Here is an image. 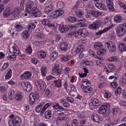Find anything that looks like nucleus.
<instances>
[{
    "mask_svg": "<svg viewBox=\"0 0 126 126\" xmlns=\"http://www.w3.org/2000/svg\"><path fill=\"white\" fill-rule=\"evenodd\" d=\"M10 119L8 121L9 126H19L21 123L20 118L18 116H16L13 114L11 115L9 117Z\"/></svg>",
    "mask_w": 126,
    "mask_h": 126,
    "instance_id": "f257e3e1",
    "label": "nucleus"
},
{
    "mask_svg": "<svg viewBox=\"0 0 126 126\" xmlns=\"http://www.w3.org/2000/svg\"><path fill=\"white\" fill-rule=\"evenodd\" d=\"M117 36L121 37L126 33V23L119 25L115 29Z\"/></svg>",
    "mask_w": 126,
    "mask_h": 126,
    "instance_id": "f03ea898",
    "label": "nucleus"
},
{
    "mask_svg": "<svg viewBox=\"0 0 126 126\" xmlns=\"http://www.w3.org/2000/svg\"><path fill=\"white\" fill-rule=\"evenodd\" d=\"M8 48L11 53L18 54L20 56H22L18 47H17L15 43L13 42L10 43L8 46Z\"/></svg>",
    "mask_w": 126,
    "mask_h": 126,
    "instance_id": "7ed1b4c3",
    "label": "nucleus"
},
{
    "mask_svg": "<svg viewBox=\"0 0 126 126\" xmlns=\"http://www.w3.org/2000/svg\"><path fill=\"white\" fill-rule=\"evenodd\" d=\"M35 84L38 90L42 92H44L46 88V84L42 80H36L35 82Z\"/></svg>",
    "mask_w": 126,
    "mask_h": 126,
    "instance_id": "20e7f679",
    "label": "nucleus"
},
{
    "mask_svg": "<svg viewBox=\"0 0 126 126\" xmlns=\"http://www.w3.org/2000/svg\"><path fill=\"white\" fill-rule=\"evenodd\" d=\"M105 46L107 47L110 53L115 52L116 50V46L114 43L111 41H108L105 43Z\"/></svg>",
    "mask_w": 126,
    "mask_h": 126,
    "instance_id": "39448f33",
    "label": "nucleus"
},
{
    "mask_svg": "<svg viewBox=\"0 0 126 126\" xmlns=\"http://www.w3.org/2000/svg\"><path fill=\"white\" fill-rule=\"evenodd\" d=\"M19 85L21 86L23 89L27 92L30 91L32 88V85L29 82L22 81L19 82Z\"/></svg>",
    "mask_w": 126,
    "mask_h": 126,
    "instance_id": "423d86ee",
    "label": "nucleus"
},
{
    "mask_svg": "<svg viewBox=\"0 0 126 126\" xmlns=\"http://www.w3.org/2000/svg\"><path fill=\"white\" fill-rule=\"evenodd\" d=\"M62 70L63 68L60 67L59 64L56 63L54 64V67L52 69V73L54 75L57 76L61 74Z\"/></svg>",
    "mask_w": 126,
    "mask_h": 126,
    "instance_id": "0eeeda50",
    "label": "nucleus"
},
{
    "mask_svg": "<svg viewBox=\"0 0 126 126\" xmlns=\"http://www.w3.org/2000/svg\"><path fill=\"white\" fill-rule=\"evenodd\" d=\"M29 13L32 16H34L35 17H38L40 16L41 13L40 11L38 10L36 7H33L32 9L30 10Z\"/></svg>",
    "mask_w": 126,
    "mask_h": 126,
    "instance_id": "6e6552de",
    "label": "nucleus"
},
{
    "mask_svg": "<svg viewBox=\"0 0 126 126\" xmlns=\"http://www.w3.org/2000/svg\"><path fill=\"white\" fill-rule=\"evenodd\" d=\"M110 105L108 104H106L101 106L99 109L98 111L100 113L104 115L106 113L107 110L110 109Z\"/></svg>",
    "mask_w": 126,
    "mask_h": 126,
    "instance_id": "1a4fd4ad",
    "label": "nucleus"
},
{
    "mask_svg": "<svg viewBox=\"0 0 126 126\" xmlns=\"http://www.w3.org/2000/svg\"><path fill=\"white\" fill-rule=\"evenodd\" d=\"M101 23L100 21L97 20L94 22L93 23L90 24L88 28L89 29H95L99 28Z\"/></svg>",
    "mask_w": 126,
    "mask_h": 126,
    "instance_id": "9d476101",
    "label": "nucleus"
},
{
    "mask_svg": "<svg viewBox=\"0 0 126 126\" xmlns=\"http://www.w3.org/2000/svg\"><path fill=\"white\" fill-rule=\"evenodd\" d=\"M91 85V82L87 79L82 80L81 87V88H86L88 87Z\"/></svg>",
    "mask_w": 126,
    "mask_h": 126,
    "instance_id": "9b49d317",
    "label": "nucleus"
},
{
    "mask_svg": "<svg viewBox=\"0 0 126 126\" xmlns=\"http://www.w3.org/2000/svg\"><path fill=\"white\" fill-rule=\"evenodd\" d=\"M68 21L69 22L73 23L76 21L78 22L84 21V18H82V19L78 18L77 19L74 17L69 16L67 18Z\"/></svg>",
    "mask_w": 126,
    "mask_h": 126,
    "instance_id": "f8f14e48",
    "label": "nucleus"
},
{
    "mask_svg": "<svg viewBox=\"0 0 126 126\" xmlns=\"http://www.w3.org/2000/svg\"><path fill=\"white\" fill-rule=\"evenodd\" d=\"M12 15L14 18H17L20 16V12L17 8H14L12 11Z\"/></svg>",
    "mask_w": 126,
    "mask_h": 126,
    "instance_id": "ddd939ff",
    "label": "nucleus"
},
{
    "mask_svg": "<svg viewBox=\"0 0 126 126\" xmlns=\"http://www.w3.org/2000/svg\"><path fill=\"white\" fill-rule=\"evenodd\" d=\"M68 44L66 43H62L60 45V49L63 53L66 52L68 50Z\"/></svg>",
    "mask_w": 126,
    "mask_h": 126,
    "instance_id": "4468645a",
    "label": "nucleus"
},
{
    "mask_svg": "<svg viewBox=\"0 0 126 126\" xmlns=\"http://www.w3.org/2000/svg\"><path fill=\"white\" fill-rule=\"evenodd\" d=\"M33 5V3L32 1H30L27 3L26 5V8L25 10V12H29L31 10V8Z\"/></svg>",
    "mask_w": 126,
    "mask_h": 126,
    "instance_id": "2eb2a0df",
    "label": "nucleus"
},
{
    "mask_svg": "<svg viewBox=\"0 0 126 126\" xmlns=\"http://www.w3.org/2000/svg\"><path fill=\"white\" fill-rule=\"evenodd\" d=\"M31 76V73L28 71L25 72L23 74L20 76V77L22 79H28L30 78Z\"/></svg>",
    "mask_w": 126,
    "mask_h": 126,
    "instance_id": "dca6fc26",
    "label": "nucleus"
},
{
    "mask_svg": "<svg viewBox=\"0 0 126 126\" xmlns=\"http://www.w3.org/2000/svg\"><path fill=\"white\" fill-rule=\"evenodd\" d=\"M106 1L109 10L111 11H114V8L113 6V0H106Z\"/></svg>",
    "mask_w": 126,
    "mask_h": 126,
    "instance_id": "f3484780",
    "label": "nucleus"
},
{
    "mask_svg": "<svg viewBox=\"0 0 126 126\" xmlns=\"http://www.w3.org/2000/svg\"><path fill=\"white\" fill-rule=\"evenodd\" d=\"M12 13V10L9 8L6 9L3 13V16L7 17L10 16Z\"/></svg>",
    "mask_w": 126,
    "mask_h": 126,
    "instance_id": "a211bd4d",
    "label": "nucleus"
},
{
    "mask_svg": "<svg viewBox=\"0 0 126 126\" xmlns=\"http://www.w3.org/2000/svg\"><path fill=\"white\" fill-rule=\"evenodd\" d=\"M114 26V25H112L109 27H107L105 29L101 31H99L96 33V35H101L103 33L106 32L107 31L111 29Z\"/></svg>",
    "mask_w": 126,
    "mask_h": 126,
    "instance_id": "6ab92c4d",
    "label": "nucleus"
},
{
    "mask_svg": "<svg viewBox=\"0 0 126 126\" xmlns=\"http://www.w3.org/2000/svg\"><path fill=\"white\" fill-rule=\"evenodd\" d=\"M75 12L77 15L79 17L78 18L82 19V18H83L82 17L84 15L83 10L77 9L76 10Z\"/></svg>",
    "mask_w": 126,
    "mask_h": 126,
    "instance_id": "aec40b11",
    "label": "nucleus"
},
{
    "mask_svg": "<svg viewBox=\"0 0 126 126\" xmlns=\"http://www.w3.org/2000/svg\"><path fill=\"white\" fill-rule=\"evenodd\" d=\"M69 29L68 27L65 25H61L59 27V30L61 33H65Z\"/></svg>",
    "mask_w": 126,
    "mask_h": 126,
    "instance_id": "412c9836",
    "label": "nucleus"
},
{
    "mask_svg": "<svg viewBox=\"0 0 126 126\" xmlns=\"http://www.w3.org/2000/svg\"><path fill=\"white\" fill-rule=\"evenodd\" d=\"M36 95L35 94L32 93L30 94L29 95V101L30 104L31 105L33 104L35 101Z\"/></svg>",
    "mask_w": 126,
    "mask_h": 126,
    "instance_id": "4be33fe9",
    "label": "nucleus"
},
{
    "mask_svg": "<svg viewBox=\"0 0 126 126\" xmlns=\"http://www.w3.org/2000/svg\"><path fill=\"white\" fill-rule=\"evenodd\" d=\"M37 57L40 59L45 58L46 57V54L44 51H41L37 53Z\"/></svg>",
    "mask_w": 126,
    "mask_h": 126,
    "instance_id": "5701e85b",
    "label": "nucleus"
},
{
    "mask_svg": "<svg viewBox=\"0 0 126 126\" xmlns=\"http://www.w3.org/2000/svg\"><path fill=\"white\" fill-rule=\"evenodd\" d=\"M95 5L98 8L102 10H105L106 9V6L101 3L99 2L96 3H95Z\"/></svg>",
    "mask_w": 126,
    "mask_h": 126,
    "instance_id": "b1692460",
    "label": "nucleus"
},
{
    "mask_svg": "<svg viewBox=\"0 0 126 126\" xmlns=\"http://www.w3.org/2000/svg\"><path fill=\"white\" fill-rule=\"evenodd\" d=\"M92 104L94 106H97L101 105V102L97 99L94 98L91 102Z\"/></svg>",
    "mask_w": 126,
    "mask_h": 126,
    "instance_id": "393cba45",
    "label": "nucleus"
},
{
    "mask_svg": "<svg viewBox=\"0 0 126 126\" xmlns=\"http://www.w3.org/2000/svg\"><path fill=\"white\" fill-rule=\"evenodd\" d=\"M53 9V6L51 5H49L45 6V12L46 13H47L52 11Z\"/></svg>",
    "mask_w": 126,
    "mask_h": 126,
    "instance_id": "a878e982",
    "label": "nucleus"
},
{
    "mask_svg": "<svg viewBox=\"0 0 126 126\" xmlns=\"http://www.w3.org/2000/svg\"><path fill=\"white\" fill-rule=\"evenodd\" d=\"M92 119L94 121L98 123H100L101 121L99 116L96 113L93 114L91 117Z\"/></svg>",
    "mask_w": 126,
    "mask_h": 126,
    "instance_id": "bb28decb",
    "label": "nucleus"
},
{
    "mask_svg": "<svg viewBox=\"0 0 126 126\" xmlns=\"http://www.w3.org/2000/svg\"><path fill=\"white\" fill-rule=\"evenodd\" d=\"M62 80L60 79H58L53 81L54 86L57 88L61 87L62 86Z\"/></svg>",
    "mask_w": 126,
    "mask_h": 126,
    "instance_id": "cd10ccee",
    "label": "nucleus"
},
{
    "mask_svg": "<svg viewBox=\"0 0 126 126\" xmlns=\"http://www.w3.org/2000/svg\"><path fill=\"white\" fill-rule=\"evenodd\" d=\"M119 50L121 52H126V44L124 43L120 44L119 46Z\"/></svg>",
    "mask_w": 126,
    "mask_h": 126,
    "instance_id": "c85d7f7f",
    "label": "nucleus"
},
{
    "mask_svg": "<svg viewBox=\"0 0 126 126\" xmlns=\"http://www.w3.org/2000/svg\"><path fill=\"white\" fill-rule=\"evenodd\" d=\"M38 22L36 21H34V22H31L28 25L29 29H34L36 25H38Z\"/></svg>",
    "mask_w": 126,
    "mask_h": 126,
    "instance_id": "c756f323",
    "label": "nucleus"
},
{
    "mask_svg": "<svg viewBox=\"0 0 126 126\" xmlns=\"http://www.w3.org/2000/svg\"><path fill=\"white\" fill-rule=\"evenodd\" d=\"M41 73L42 76L45 77L47 72V68L45 66H43L41 69Z\"/></svg>",
    "mask_w": 126,
    "mask_h": 126,
    "instance_id": "7c9ffc66",
    "label": "nucleus"
},
{
    "mask_svg": "<svg viewBox=\"0 0 126 126\" xmlns=\"http://www.w3.org/2000/svg\"><path fill=\"white\" fill-rule=\"evenodd\" d=\"M44 102H41L38 105L36 108L35 109V110L36 111L37 113H39L41 111V109L42 106L44 104Z\"/></svg>",
    "mask_w": 126,
    "mask_h": 126,
    "instance_id": "2f4dec72",
    "label": "nucleus"
},
{
    "mask_svg": "<svg viewBox=\"0 0 126 126\" xmlns=\"http://www.w3.org/2000/svg\"><path fill=\"white\" fill-rule=\"evenodd\" d=\"M84 46L83 45H80L78 46L76 48V53H78L83 51L84 50Z\"/></svg>",
    "mask_w": 126,
    "mask_h": 126,
    "instance_id": "473e14b6",
    "label": "nucleus"
},
{
    "mask_svg": "<svg viewBox=\"0 0 126 126\" xmlns=\"http://www.w3.org/2000/svg\"><path fill=\"white\" fill-rule=\"evenodd\" d=\"M106 50L104 48H103L98 51L97 52V53L99 55L103 56L104 55L106 54Z\"/></svg>",
    "mask_w": 126,
    "mask_h": 126,
    "instance_id": "72a5a7b5",
    "label": "nucleus"
},
{
    "mask_svg": "<svg viewBox=\"0 0 126 126\" xmlns=\"http://www.w3.org/2000/svg\"><path fill=\"white\" fill-rule=\"evenodd\" d=\"M75 36L76 38H80L82 36L81 29L78 30L74 33Z\"/></svg>",
    "mask_w": 126,
    "mask_h": 126,
    "instance_id": "f704fd0d",
    "label": "nucleus"
},
{
    "mask_svg": "<svg viewBox=\"0 0 126 126\" xmlns=\"http://www.w3.org/2000/svg\"><path fill=\"white\" fill-rule=\"evenodd\" d=\"M57 53L55 52L51 54L49 56V57L51 60L54 61L57 58Z\"/></svg>",
    "mask_w": 126,
    "mask_h": 126,
    "instance_id": "c9c22d12",
    "label": "nucleus"
},
{
    "mask_svg": "<svg viewBox=\"0 0 126 126\" xmlns=\"http://www.w3.org/2000/svg\"><path fill=\"white\" fill-rule=\"evenodd\" d=\"M107 60L108 61L110 62H116L119 61L117 57L113 56L110 57L107 59Z\"/></svg>",
    "mask_w": 126,
    "mask_h": 126,
    "instance_id": "e433bc0d",
    "label": "nucleus"
},
{
    "mask_svg": "<svg viewBox=\"0 0 126 126\" xmlns=\"http://www.w3.org/2000/svg\"><path fill=\"white\" fill-rule=\"evenodd\" d=\"M21 35L22 37L25 38V40L27 39L28 38L29 36L28 31L26 30L23 32Z\"/></svg>",
    "mask_w": 126,
    "mask_h": 126,
    "instance_id": "4c0bfd02",
    "label": "nucleus"
},
{
    "mask_svg": "<svg viewBox=\"0 0 126 126\" xmlns=\"http://www.w3.org/2000/svg\"><path fill=\"white\" fill-rule=\"evenodd\" d=\"M14 92L13 90H11L9 91L8 93V98L10 100H12V99L14 97Z\"/></svg>",
    "mask_w": 126,
    "mask_h": 126,
    "instance_id": "58836bf2",
    "label": "nucleus"
},
{
    "mask_svg": "<svg viewBox=\"0 0 126 126\" xmlns=\"http://www.w3.org/2000/svg\"><path fill=\"white\" fill-rule=\"evenodd\" d=\"M52 104L51 103H48L46 104L44 106L42 109L41 112L42 113H43L44 111L46 110V109L50 106H52Z\"/></svg>",
    "mask_w": 126,
    "mask_h": 126,
    "instance_id": "ea45409f",
    "label": "nucleus"
},
{
    "mask_svg": "<svg viewBox=\"0 0 126 126\" xmlns=\"http://www.w3.org/2000/svg\"><path fill=\"white\" fill-rule=\"evenodd\" d=\"M71 57L69 56H62L61 57V59L63 62H66L70 60Z\"/></svg>",
    "mask_w": 126,
    "mask_h": 126,
    "instance_id": "a19ab883",
    "label": "nucleus"
},
{
    "mask_svg": "<svg viewBox=\"0 0 126 126\" xmlns=\"http://www.w3.org/2000/svg\"><path fill=\"white\" fill-rule=\"evenodd\" d=\"M91 14L93 16L97 17L101 15V13L100 12L95 11H93L91 12Z\"/></svg>",
    "mask_w": 126,
    "mask_h": 126,
    "instance_id": "79ce46f5",
    "label": "nucleus"
},
{
    "mask_svg": "<svg viewBox=\"0 0 126 126\" xmlns=\"http://www.w3.org/2000/svg\"><path fill=\"white\" fill-rule=\"evenodd\" d=\"M122 17L120 16L117 15L115 16L114 17V21L116 23L120 22L122 20Z\"/></svg>",
    "mask_w": 126,
    "mask_h": 126,
    "instance_id": "37998d69",
    "label": "nucleus"
},
{
    "mask_svg": "<svg viewBox=\"0 0 126 126\" xmlns=\"http://www.w3.org/2000/svg\"><path fill=\"white\" fill-rule=\"evenodd\" d=\"M12 71L11 69H9L7 73L5 76V79H10L12 76Z\"/></svg>",
    "mask_w": 126,
    "mask_h": 126,
    "instance_id": "c03bdc74",
    "label": "nucleus"
},
{
    "mask_svg": "<svg viewBox=\"0 0 126 126\" xmlns=\"http://www.w3.org/2000/svg\"><path fill=\"white\" fill-rule=\"evenodd\" d=\"M45 114L46 118L47 119L50 118L52 116L51 111L50 110L47 111L45 113Z\"/></svg>",
    "mask_w": 126,
    "mask_h": 126,
    "instance_id": "a18cd8bd",
    "label": "nucleus"
},
{
    "mask_svg": "<svg viewBox=\"0 0 126 126\" xmlns=\"http://www.w3.org/2000/svg\"><path fill=\"white\" fill-rule=\"evenodd\" d=\"M83 89L82 90V91L87 93H90L93 90V89L91 87H89L86 88H83Z\"/></svg>",
    "mask_w": 126,
    "mask_h": 126,
    "instance_id": "49530a36",
    "label": "nucleus"
},
{
    "mask_svg": "<svg viewBox=\"0 0 126 126\" xmlns=\"http://www.w3.org/2000/svg\"><path fill=\"white\" fill-rule=\"evenodd\" d=\"M82 34L83 36H86L88 34L87 30L85 28L81 29Z\"/></svg>",
    "mask_w": 126,
    "mask_h": 126,
    "instance_id": "de8ad7c7",
    "label": "nucleus"
},
{
    "mask_svg": "<svg viewBox=\"0 0 126 126\" xmlns=\"http://www.w3.org/2000/svg\"><path fill=\"white\" fill-rule=\"evenodd\" d=\"M16 54L8 56L7 57V59L11 61H14L16 60Z\"/></svg>",
    "mask_w": 126,
    "mask_h": 126,
    "instance_id": "09e8293b",
    "label": "nucleus"
},
{
    "mask_svg": "<svg viewBox=\"0 0 126 126\" xmlns=\"http://www.w3.org/2000/svg\"><path fill=\"white\" fill-rule=\"evenodd\" d=\"M45 95L48 98L51 97L52 95V94L51 92V91L48 89H47L45 92Z\"/></svg>",
    "mask_w": 126,
    "mask_h": 126,
    "instance_id": "8fccbe9b",
    "label": "nucleus"
},
{
    "mask_svg": "<svg viewBox=\"0 0 126 126\" xmlns=\"http://www.w3.org/2000/svg\"><path fill=\"white\" fill-rule=\"evenodd\" d=\"M26 51L27 53L30 54L32 52V49L30 45H28L26 47Z\"/></svg>",
    "mask_w": 126,
    "mask_h": 126,
    "instance_id": "3c124183",
    "label": "nucleus"
},
{
    "mask_svg": "<svg viewBox=\"0 0 126 126\" xmlns=\"http://www.w3.org/2000/svg\"><path fill=\"white\" fill-rule=\"evenodd\" d=\"M96 58L98 59H100L99 60L97 61L96 62V64L98 65H100L101 64H102L103 63L102 61V60H103V59L102 58H100L98 57H96Z\"/></svg>",
    "mask_w": 126,
    "mask_h": 126,
    "instance_id": "603ef678",
    "label": "nucleus"
},
{
    "mask_svg": "<svg viewBox=\"0 0 126 126\" xmlns=\"http://www.w3.org/2000/svg\"><path fill=\"white\" fill-rule=\"evenodd\" d=\"M64 5L63 2L62 1L58 2L57 4V7L59 8H63Z\"/></svg>",
    "mask_w": 126,
    "mask_h": 126,
    "instance_id": "864d4df0",
    "label": "nucleus"
},
{
    "mask_svg": "<svg viewBox=\"0 0 126 126\" xmlns=\"http://www.w3.org/2000/svg\"><path fill=\"white\" fill-rule=\"evenodd\" d=\"M23 27L21 25H17L15 27V29L17 31L19 32L22 31Z\"/></svg>",
    "mask_w": 126,
    "mask_h": 126,
    "instance_id": "5fc2aeb1",
    "label": "nucleus"
},
{
    "mask_svg": "<svg viewBox=\"0 0 126 126\" xmlns=\"http://www.w3.org/2000/svg\"><path fill=\"white\" fill-rule=\"evenodd\" d=\"M117 77H115V78L114 80L113 81V82L111 83H110L111 86L114 89L116 88L117 85V83L115 81V80L117 79Z\"/></svg>",
    "mask_w": 126,
    "mask_h": 126,
    "instance_id": "6e6d98bb",
    "label": "nucleus"
},
{
    "mask_svg": "<svg viewBox=\"0 0 126 126\" xmlns=\"http://www.w3.org/2000/svg\"><path fill=\"white\" fill-rule=\"evenodd\" d=\"M103 93L104 94V96L106 98H109L111 96V94L106 91H104Z\"/></svg>",
    "mask_w": 126,
    "mask_h": 126,
    "instance_id": "4d7b16f0",
    "label": "nucleus"
},
{
    "mask_svg": "<svg viewBox=\"0 0 126 126\" xmlns=\"http://www.w3.org/2000/svg\"><path fill=\"white\" fill-rule=\"evenodd\" d=\"M122 90L121 88L119 87L114 92V94L116 96H117L118 95L120 94L121 93V91Z\"/></svg>",
    "mask_w": 126,
    "mask_h": 126,
    "instance_id": "13d9d810",
    "label": "nucleus"
},
{
    "mask_svg": "<svg viewBox=\"0 0 126 126\" xmlns=\"http://www.w3.org/2000/svg\"><path fill=\"white\" fill-rule=\"evenodd\" d=\"M49 22H50V20L47 19H44L42 21V24L46 26L47 25Z\"/></svg>",
    "mask_w": 126,
    "mask_h": 126,
    "instance_id": "bf43d9fd",
    "label": "nucleus"
},
{
    "mask_svg": "<svg viewBox=\"0 0 126 126\" xmlns=\"http://www.w3.org/2000/svg\"><path fill=\"white\" fill-rule=\"evenodd\" d=\"M102 46V44L101 43H95L94 45V48L97 49H99Z\"/></svg>",
    "mask_w": 126,
    "mask_h": 126,
    "instance_id": "052dcab7",
    "label": "nucleus"
},
{
    "mask_svg": "<svg viewBox=\"0 0 126 126\" xmlns=\"http://www.w3.org/2000/svg\"><path fill=\"white\" fill-rule=\"evenodd\" d=\"M59 111H58L56 112H54V114L55 116H56L57 117H59L62 116H63L64 115V112H62L61 113H59Z\"/></svg>",
    "mask_w": 126,
    "mask_h": 126,
    "instance_id": "680f3d73",
    "label": "nucleus"
},
{
    "mask_svg": "<svg viewBox=\"0 0 126 126\" xmlns=\"http://www.w3.org/2000/svg\"><path fill=\"white\" fill-rule=\"evenodd\" d=\"M108 67L110 69L112 70H114L116 69V67L114 65L110 63L108 65Z\"/></svg>",
    "mask_w": 126,
    "mask_h": 126,
    "instance_id": "e2e57ef3",
    "label": "nucleus"
},
{
    "mask_svg": "<svg viewBox=\"0 0 126 126\" xmlns=\"http://www.w3.org/2000/svg\"><path fill=\"white\" fill-rule=\"evenodd\" d=\"M89 54L92 57L96 58L97 56L95 55L94 51L92 50H90L89 52Z\"/></svg>",
    "mask_w": 126,
    "mask_h": 126,
    "instance_id": "0e129e2a",
    "label": "nucleus"
},
{
    "mask_svg": "<svg viewBox=\"0 0 126 126\" xmlns=\"http://www.w3.org/2000/svg\"><path fill=\"white\" fill-rule=\"evenodd\" d=\"M44 36V35L42 32H38L36 35L37 37L39 39H41Z\"/></svg>",
    "mask_w": 126,
    "mask_h": 126,
    "instance_id": "69168bd1",
    "label": "nucleus"
},
{
    "mask_svg": "<svg viewBox=\"0 0 126 126\" xmlns=\"http://www.w3.org/2000/svg\"><path fill=\"white\" fill-rule=\"evenodd\" d=\"M60 106L58 103H55L52 104V106L54 108L56 109H59Z\"/></svg>",
    "mask_w": 126,
    "mask_h": 126,
    "instance_id": "338daca9",
    "label": "nucleus"
},
{
    "mask_svg": "<svg viewBox=\"0 0 126 126\" xmlns=\"http://www.w3.org/2000/svg\"><path fill=\"white\" fill-rule=\"evenodd\" d=\"M78 124V122L77 119H74L72 121V126H76Z\"/></svg>",
    "mask_w": 126,
    "mask_h": 126,
    "instance_id": "774afa93",
    "label": "nucleus"
}]
</instances>
